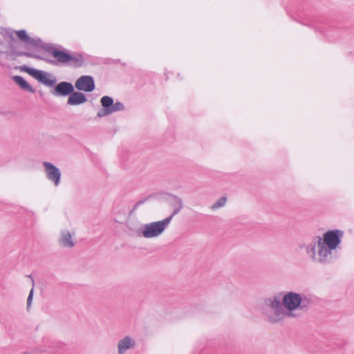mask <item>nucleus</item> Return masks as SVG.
Returning a JSON list of instances; mask_svg holds the SVG:
<instances>
[{
	"label": "nucleus",
	"instance_id": "obj_11",
	"mask_svg": "<svg viewBox=\"0 0 354 354\" xmlns=\"http://www.w3.org/2000/svg\"><path fill=\"white\" fill-rule=\"evenodd\" d=\"M136 344L135 340L130 336H125L118 343V354H124L127 349L133 347Z\"/></svg>",
	"mask_w": 354,
	"mask_h": 354
},
{
	"label": "nucleus",
	"instance_id": "obj_9",
	"mask_svg": "<svg viewBox=\"0 0 354 354\" xmlns=\"http://www.w3.org/2000/svg\"><path fill=\"white\" fill-rule=\"evenodd\" d=\"M74 86L68 82H61L58 83L52 91L55 96H68L73 92Z\"/></svg>",
	"mask_w": 354,
	"mask_h": 354
},
{
	"label": "nucleus",
	"instance_id": "obj_22",
	"mask_svg": "<svg viewBox=\"0 0 354 354\" xmlns=\"http://www.w3.org/2000/svg\"><path fill=\"white\" fill-rule=\"evenodd\" d=\"M28 277L32 279V284L34 285V280H33V279L32 278L31 275H29V276H28Z\"/></svg>",
	"mask_w": 354,
	"mask_h": 354
},
{
	"label": "nucleus",
	"instance_id": "obj_17",
	"mask_svg": "<svg viewBox=\"0 0 354 354\" xmlns=\"http://www.w3.org/2000/svg\"><path fill=\"white\" fill-rule=\"evenodd\" d=\"M227 201V197L222 196L218 201H216L211 207L212 209H216L223 207Z\"/></svg>",
	"mask_w": 354,
	"mask_h": 354
},
{
	"label": "nucleus",
	"instance_id": "obj_10",
	"mask_svg": "<svg viewBox=\"0 0 354 354\" xmlns=\"http://www.w3.org/2000/svg\"><path fill=\"white\" fill-rule=\"evenodd\" d=\"M87 101L86 95L82 92L75 91L69 95L67 104L71 106L79 105L85 103Z\"/></svg>",
	"mask_w": 354,
	"mask_h": 354
},
{
	"label": "nucleus",
	"instance_id": "obj_6",
	"mask_svg": "<svg viewBox=\"0 0 354 354\" xmlns=\"http://www.w3.org/2000/svg\"><path fill=\"white\" fill-rule=\"evenodd\" d=\"M21 70L23 72L27 73L31 77L46 86L53 87L55 86L56 78L53 77V79H50V77H53L50 73L41 70L31 68L28 66H23L21 68Z\"/></svg>",
	"mask_w": 354,
	"mask_h": 354
},
{
	"label": "nucleus",
	"instance_id": "obj_20",
	"mask_svg": "<svg viewBox=\"0 0 354 354\" xmlns=\"http://www.w3.org/2000/svg\"><path fill=\"white\" fill-rule=\"evenodd\" d=\"M9 37L12 39V40H15V38L13 37V35H12V32H10L9 33Z\"/></svg>",
	"mask_w": 354,
	"mask_h": 354
},
{
	"label": "nucleus",
	"instance_id": "obj_4",
	"mask_svg": "<svg viewBox=\"0 0 354 354\" xmlns=\"http://www.w3.org/2000/svg\"><path fill=\"white\" fill-rule=\"evenodd\" d=\"M281 296L282 293H279L265 299V306L268 308L272 312L265 308L263 313L267 320L272 324L279 323L286 317V311L283 306Z\"/></svg>",
	"mask_w": 354,
	"mask_h": 354
},
{
	"label": "nucleus",
	"instance_id": "obj_5",
	"mask_svg": "<svg viewBox=\"0 0 354 354\" xmlns=\"http://www.w3.org/2000/svg\"><path fill=\"white\" fill-rule=\"evenodd\" d=\"M171 222V217H167L159 221L152 222L143 225L138 230V234L147 239L160 236Z\"/></svg>",
	"mask_w": 354,
	"mask_h": 354
},
{
	"label": "nucleus",
	"instance_id": "obj_13",
	"mask_svg": "<svg viewBox=\"0 0 354 354\" xmlns=\"http://www.w3.org/2000/svg\"><path fill=\"white\" fill-rule=\"evenodd\" d=\"M12 80L14 82L21 87V89L28 91L31 93H35L36 90L21 76H13Z\"/></svg>",
	"mask_w": 354,
	"mask_h": 354
},
{
	"label": "nucleus",
	"instance_id": "obj_15",
	"mask_svg": "<svg viewBox=\"0 0 354 354\" xmlns=\"http://www.w3.org/2000/svg\"><path fill=\"white\" fill-rule=\"evenodd\" d=\"M60 242L63 246L68 248H72L75 245L71 234L68 231H64L62 233Z\"/></svg>",
	"mask_w": 354,
	"mask_h": 354
},
{
	"label": "nucleus",
	"instance_id": "obj_3",
	"mask_svg": "<svg viewBox=\"0 0 354 354\" xmlns=\"http://www.w3.org/2000/svg\"><path fill=\"white\" fill-rule=\"evenodd\" d=\"M282 298L288 317H295L296 315L294 312L296 310L306 311L311 303L306 295H301L292 291L286 293Z\"/></svg>",
	"mask_w": 354,
	"mask_h": 354
},
{
	"label": "nucleus",
	"instance_id": "obj_7",
	"mask_svg": "<svg viewBox=\"0 0 354 354\" xmlns=\"http://www.w3.org/2000/svg\"><path fill=\"white\" fill-rule=\"evenodd\" d=\"M43 165L45 169L46 178L57 187L61 182L62 173L58 167L49 162H44Z\"/></svg>",
	"mask_w": 354,
	"mask_h": 354
},
{
	"label": "nucleus",
	"instance_id": "obj_21",
	"mask_svg": "<svg viewBox=\"0 0 354 354\" xmlns=\"http://www.w3.org/2000/svg\"><path fill=\"white\" fill-rule=\"evenodd\" d=\"M319 31L321 33H324V34H326V32H325V30H324L320 29V30H319Z\"/></svg>",
	"mask_w": 354,
	"mask_h": 354
},
{
	"label": "nucleus",
	"instance_id": "obj_2",
	"mask_svg": "<svg viewBox=\"0 0 354 354\" xmlns=\"http://www.w3.org/2000/svg\"><path fill=\"white\" fill-rule=\"evenodd\" d=\"M344 236L340 230H328L323 236H316L306 247V252L311 259L322 265L333 263L336 258V249Z\"/></svg>",
	"mask_w": 354,
	"mask_h": 354
},
{
	"label": "nucleus",
	"instance_id": "obj_14",
	"mask_svg": "<svg viewBox=\"0 0 354 354\" xmlns=\"http://www.w3.org/2000/svg\"><path fill=\"white\" fill-rule=\"evenodd\" d=\"M171 197V205L174 207V209L172 214L169 216L171 217V220L172 219L174 216H175L176 214H178L180 212L183 206V201L180 198L175 195H172Z\"/></svg>",
	"mask_w": 354,
	"mask_h": 354
},
{
	"label": "nucleus",
	"instance_id": "obj_8",
	"mask_svg": "<svg viewBox=\"0 0 354 354\" xmlns=\"http://www.w3.org/2000/svg\"><path fill=\"white\" fill-rule=\"evenodd\" d=\"M75 87L78 91L92 92L95 88L94 79L91 75H82L75 81Z\"/></svg>",
	"mask_w": 354,
	"mask_h": 354
},
{
	"label": "nucleus",
	"instance_id": "obj_12",
	"mask_svg": "<svg viewBox=\"0 0 354 354\" xmlns=\"http://www.w3.org/2000/svg\"><path fill=\"white\" fill-rule=\"evenodd\" d=\"M104 97L111 113L116 111H124L125 109L123 103L121 102L117 101L114 103L113 97L107 95L104 96Z\"/></svg>",
	"mask_w": 354,
	"mask_h": 354
},
{
	"label": "nucleus",
	"instance_id": "obj_19",
	"mask_svg": "<svg viewBox=\"0 0 354 354\" xmlns=\"http://www.w3.org/2000/svg\"><path fill=\"white\" fill-rule=\"evenodd\" d=\"M33 292H34V288H32L28 295V297L27 298V310H29V308H30L32 298H33Z\"/></svg>",
	"mask_w": 354,
	"mask_h": 354
},
{
	"label": "nucleus",
	"instance_id": "obj_1",
	"mask_svg": "<svg viewBox=\"0 0 354 354\" xmlns=\"http://www.w3.org/2000/svg\"><path fill=\"white\" fill-rule=\"evenodd\" d=\"M18 39L27 46H31L37 50H44L51 55L55 59L52 60L42 56L30 52H17L18 56H25L29 58H35L51 64L54 66L66 64L73 68H80L84 64L83 55L77 52L71 53L61 46H56L52 43H44L39 37H30L25 30L15 31Z\"/></svg>",
	"mask_w": 354,
	"mask_h": 354
},
{
	"label": "nucleus",
	"instance_id": "obj_18",
	"mask_svg": "<svg viewBox=\"0 0 354 354\" xmlns=\"http://www.w3.org/2000/svg\"><path fill=\"white\" fill-rule=\"evenodd\" d=\"M153 197V195H149L147 196L146 198L141 199L138 201L133 207L131 213H133V212L136 211L138 208L142 204H144L147 201L149 200L151 198Z\"/></svg>",
	"mask_w": 354,
	"mask_h": 354
},
{
	"label": "nucleus",
	"instance_id": "obj_16",
	"mask_svg": "<svg viewBox=\"0 0 354 354\" xmlns=\"http://www.w3.org/2000/svg\"><path fill=\"white\" fill-rule=\"evenodd\" d=\"M100 103L102 108L98 111L97 116L102 118L111 114L104 96L100 99Z\"/></svg>",
	"mask_w": 354,
	"mask_h": 354
}]
</instances>
